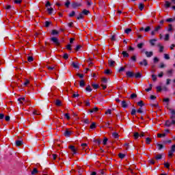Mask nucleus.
Wrapping results in <instances>:
<instances>
[{"mask_svg": "<svg viewBox=\"0 0 175 175\" xmlns=\"http://www.w3.org/2000/svg\"><path fill=\"white\" fill-rule=\"evenodd\" d=\"M175 152V144L172 145L171 147V150L168 151V157L169 158H172L173 157V154Z\"/></svg>", "mask_w": 175, "mask_h": 175, "instance_id": "obj_1", "label": "nucleus"}, {"mask_svg": "<svg viewBox=\"0 0 175 175\" xmlns=\"http://www.w3.org/2000/svg\"><path fill=\"white\" fill-rule=\"evenodd\" d=\"M68 148H70V151H72V155L77 154L78 149L77 148H75V146L70 145V146H68Z\"/></svg>", "mask_w": 175, "mask_h": 175, "instance_id": "obj_2", "label": "nucleus"}, {"mask_svg": "<svg viewBox=\"0 0 175 175\" xmlns=\"http://www.w3.org/2000/svg\"><path fill=\"white\" fill-rule=\"evenodd\" d=\"M166 126H172V125H175V120H167L165 122Z\"/></svg>", "mask_w": 175, "mask_h": 175, "instance_id": "obj_3", "label": "nucleus"}, {"mask_svg": "<svg viewBox=\"0 0 175 175\" xmlns=\"http://www.w3.org/2000/svg\"><path fill=\"white\" fill-rule=\"evenodd\" d=\"M51 40L52 42H53V43L56 45V46H59V41L58 40V38H57L56 37H52L51 38Z\"/></svg>", "mask_w": 175, "mask_h": 175, "instance_id": "obj_4", "label": "nucleus"}, {"mask_svg": "<svg viewBox=\"0 0 175 175\" xmlns=\"http://www.w3.org/2000/svg\"><path fill=\"white\" fill-rule=\"evenodd\" d=\"M65 137H70V135H72V131H69V129H66L64 133Z\"/></svg>", "mask_w": 175, "mask_h": 175, "instance_id": "obj_5", "label": "nucleus"}, {"mask_svg": "<svg viewBox=\"0 0 175 175\" xmlns=\"http://www.w3.org/2000/svg\"><path fill=\"white\" fill-rule=\"evenodd\" d=\"M82 150L85 151V152H88V145L87 144H81Z\"/></svg>", "mask_w": 175, "mask_h": 175, "instance_id": "obj_6", "label": "nucleus"}, {"mask_svg": "<svg viewBox=\"0 0 175 175\" xmlns=\"http://www.w3.org/2000/svg\"><path fill=\"white\" fill-rule=\"evenodd\" d=\"M80 6H81V3L74 2L72 3V7L73 8V9H76V8H79Z\"/></svg>", "mask_w": 175, "mask_h": 175, "instance_id": "obj_7", "label": "nucleus"}, {"mask_svg": "<svg viewBox=\"0 0 175 175\" xmlns=\"http://www.w3.org/2000/svg\"><path fill=\"white\" fill-rule=\"evenodd\" d=\"M126 75L127 77H133L135 76V73H133L132 71H127L126 72Z\"/></svg>", "mask_w": 175, "mask_h": 175, "instance_id": "obj_8", "label": "nucleus"}, {"mask_svg": "<svg viewBox=\"0 0 175 175\" xmlns=\"http://www.w3.org/2000/svg\"><path fill=\"white\" fill-rule=\"evenodd\" d=\"M139 65H141L142 66H147V65H148V62H147V59H144L142 62H139Z\"/></svg>", "mask_w": 175, "mask_h": 175, "instance_id": "obj_9", "label": "nucleus"}, {"mask_svg": "<svg viewBox=\"0 0 175 175\" xmlns=\"http://www.w3.org/2000/svg\"><path fill=\"white\" fill-rule=\"evenodd\" d=\"M170 111L172 114L170 116L171 120H173V118H175V110L173 109H170Z\"/></svg>", "mask_w": 175, "mask_h": 175, "instance_id": "obj_10", "label": "nucleus"}, {"mask_svg": "<svg viewBox=\"0 0 175 175\" xmlns=\"http://www.w3.org/2000/svg\"><path fill=\"white\" fill-rule=\"evenodd\" d=\"M166 75L168 76V77H172V76H173V69L167 70Z\"/></svg>", "mask_w": 175, "mask_h": 175, "instance_id": "obj_11", "label": "nucleus"}, {"mask_svg": "<svg viewBox=\"0 0 175 175\" xmlns=\"http://www.w3.org/2000/svg\"><path fill=\"white\" fill-rule=\"evenodd\" d=\"M145 54L146 55V57H148V58H150V57H152V55H154V53H152V51H146Z\"/></svg>", "mask_w": 175, "mask_h": 175, "instance_id": "obj_12", "label": "nucleus"}, {"mask_svg": "<svg viewBox=\"0 0 175 175\" xmlns=\"http://www.w3.org/2000/svg\"><path fill=\"white\" fill-rule=\"evenodd\" d=\"M99 108L98 107H94L92 109H89L90 113H96V111H98Z\"/></svg>", "mask_w": 175, "mask_h": 175, "instance_id": "obj_13", "label": "nucleus"}, {"mask_svg": "<svg viewBox=\"0 0 175 175\" xmlns=\"http://www.w3.org/2000/svg\"><path fill=\"white\" fill-rule=\"evenodd\" d=\"M157 46L159 47V53H163V46H162V44H161V43H159L157 44Z\"/></svg>", "mask_w": 175, "mask_h": 175, "instance_id": "obj_14", "label": "nucleus"}, {"mask_svg": "<svg viewBox=\"0 0 175 175\" xmlns=\"http://www.w3.org/2000/svg\"><path fill=\"white\" fill-rule=\"evenodd\" d=\"M122 107H123L124 109H126V107H128V104H126V101H122Z\"/></svg>", "mask_w": 175, "mask_h": 175, "instance_id": "obj_15", "label": "nucleus"}, {"mask_svg": "<svg viewBox=\"0 0 175 175\" xmlns=\"http://www.w3.org/2000/svg\"><path fill=\"white\" fill-rule=\"evenodd\" d=\"M167 32H173V25L172 24L168 25Z\"/></svg>", "mask_w": 175, "mask_h": 175, "instance_id": "obj_16", "label": "nucleus"}, {"mask_svg": "<svg viewBox=\"0 0 175 175\" xmlns=\"http://www.w3.org/2000/svg\"><path fill=\"white\" fill-rule=\"evenodd\" d=\"M77 20H81L84 18V15L83 13H79V14L77 16Z\"/></svg>", "mask_w": 175, "mask_h": 175, "instance_id": "obj_17", "label": "nucleus"}, {"mask_svg": "<svg viewBox=\"0 0 175 175\" xmlns=\"http://www.w3.org/2000/svg\"><path fill=\"white\" fill-rule=\"evenodd\" d=\"M108 64H109V66L113 67L114 66L116 62L113 60H109Z\"/></svg>", "mask_w": 175, "mask_h": 175, "instance_id": "obj_18", "label": "nucleus"}, {"mask_svg": "<svg viewBox=\"0 0 175 175\" xmlns=\"http://www.w3.org/2000/svg\"><path fill=\"white\" fill-rule=\"evenodd\" d=\"M81 13L83 14V16H88V14H90V11L87 10H83Z\"/></svg>", "mask_w": 175, "mask_h": 175, "instance_id": "obj_19", "label": "nucleus"}, {"mask_svg": "<svg viewBox=\"0 0 175 175\" xmlns=\"http://www.w3.org/2000/svg\"><path fill=\"white\" fill-rule=\"evenodd\" d=\"M139 10L142 12L143 9H144V4L143 3H140L138 6Z\"/></svg>", "mask_w": 175, "mask_h": 175, "instance_id": "obj_20", "label": "nucleus"}, {"mask_svg": "<svg viewBox=\"0 0 175 175\" xmlns=\"http://www.w3.org/2000/svg\"><path fill=\"white\" fill-rule=\"evenodd\" d=\"M95 128H96V123H95V122H93L90 125V129H95Z\"/></svg>", "mask_w": 175, "mask_h": 175, "instance_id": "obj_21", "label": "nucleus"}, {"mask_svg": "<svg viewBox=\"0 0 175 175\" xmlns=\"http://www.w3.org/2000/svg\"><path fill=\"white\" fill-rule=\"evenodd\" d=\"M16 146L17 147H20V146H23V142L20 141V140L16 141Z\"/></svg>", "mask_w": 175, "mask_h": 175, "instance_id": "obj_22", "label": "nucleus"}, {"mask_svg": "<svg viewBox=\"0 0 175 175\" xmlns=\"http://www.w3.org/2000/svg\"><path fill=\"white\" fill-rule=\"evenodd\" d=\"M23 85H25V87H28V85H29V80L25 79Z\"/></svg>", "mask_w": 175, "mask_h": 175, "instance_id": "obj_23", "label": "nucleus"}, {"mask_svg": "<svg viewBox=\"0 0 175 175\" xmlns=\"http://www.w3.org/2000/svg\"><path fill=\"white\" fill-rule=\"evenodd\" d=\"M157 39H152L150 40V43L151 46H155V42H157Z\"/></svg>", "mask_w": 175, "mask_h": 175, "instance_id": "obj_24", "label": "nucleus"}, {"mask_svg": "<svg viewBox=\"0 0 175 175\" xmlns=\"http://www.w3.org/2000/svg\"><path fill=\"white\" fill-rule=\"evenodd\" d=\"M170 39V36L169 35V33L165 34L164 40L165 42H167Z\"/></svg>", "mask_w": 175, "mask_h": 175, "instance_id": "obj_25", "label": "nucleus"}, {"mask_svg": "<svg viewBox=\"0 0 175 175\" xmlns=\"http://www.w3.org/2000/svg\"><path fill=\"white\" fill-rule=\"evenodd\" d=\"M46 10H47V12H48V13H49V14H53V12H54V9H53V8H47L46 9Z\"/></svg>", "mask_w": 175, "mask_h": 175, "instance_id": "obj_26", "label": "nucleus"}, {"mask_svg": "<svg viewBox=\"0 0 175 175\" xmlns=\"http://www.w3.org/2000/svg\"><path fill=\"white\" fill-rule=\"evenodd\" d=\"M55 105L56 106H62V103L59 100H56Z\"/></svg>", "mask_w": 175, "mask_h": 175, "instance_id": "obj_27", "label": "nucleus"}, {"mask_svg": "<svg viewBox=\"0 0 175 175\" xmlns=\"http://www.w3.org/2000/svg\"><path fill=\"white\" fill-rule=\"evenodd\" d=\"M137 106H139V107H143L144 106V103H143V100H140L137 103Z\"/></svg>", "mask_w": 175, "mask_h": 175, "instance_id": "obj_28", "label": "nucleus"}, {"mask_svg": "<svg viewBox=\"0 0 175 175\" xmlns=\"http://www.w3.org/2000/svg\"><path fill=\"white\" fill-rule=\"evenodd\" d=\"M152 140V139L151 138H150V137H147V138L146 139V144H151Z\"/></svg>", "mask_w": 175, "mask_h": 175, "instance_id": "obj_29", "label": "nucleus"}, {"mask_svg": "<svg viewBox=\"0 0 175 175\" xmlns=\"http://www.w3.org/2000/svg\"><path fill=\"white\" fill-rule=\"evenodd\" d=\"M135 79H140V77H142V73H140V72H137V73L135 75Z\"/></svg>", "mask_w": 175, "mask_h": 175, "instance_id": "obj_30", "label": "nucleus"}, {"mask_svg": "<svg viewBox=\"0 0 175 175\" xmlns=\"http://www.w3.org/2000/svg\"><path fill=\"white\" fill-rule=\"evenodd\" d=\"M165 21H167V23H172L173 21H175V18H167Z\"/></svg>", "mask_w": 175, "mask_h": 175, "instance_id": "obj_31", "label": "nucleus"}, {"mask_svg": "<svg viewBox=\"0 0 175 175\" xmlns=\"http://www.w3.org/2000/svg\"><path fill=\"white\" fill-rule=\"evenodd\" d=\"M122 55H123L124 57H129V54L126 51H123V52L122 53Z\"/></svg>", "mask_w": 175, "mask_h": 175, "instance_id": "obj_32", "label": "nucleus"}, {"mask_svg": "<svg viewBox=\"0 0 175 175\" xmlns=\"http://www.w3.org/2000/svg\"><path fill=\"white\" fill-rule=\"evenodd\" d=\"M133 137H134V139H139V137H140L139 133H134V135H133Z\"/></svg>", "mask_w": 175, "mask_h": 175, "instance_id": "obj_33", "label": "nucleus"}, {"mask_svg": "<svg viewBox=\"0 0 175 175\" xmlns=\"http://www.w3.org/2000/svg\"><path fill=\"white\" fill-rule=\"evenodd\" d=\"M72 66L73 68H75V69H79V64L72 62Z\"/></svg>", "mask_w": 175, "mask_h": 175, "instance_id": "obj_34", "label": "nucleus"}, {"mask_svg": "<svg viewBox=\"0 0 175 175\" xmlns=\"http://www.w3.org/2000/svg\"><path fill=\"white\" fill-rule=\"evenodd\" d=\"M79 85L80 87H84V85H85V82H84V80H81L79 82Z\"/></svg>", "mask_w": 175, "mask_h": 175, "instance_id": "obj_35", "label": "nucleus"}, {"mask_svg": "<svg viewBox=\"0 0 175 175\" xmlns=\"http://www.w3.org/2000/svg\"><path fill=\"white\" fill-rule=\"evenodd\" d=\"M166 136V133H159L157 134V137H165Z\"/></svg>", "mask_w": 175, "mask_h": 175, "instance_id": "obj_36", "label": "nucleus"}, {"mask_svg": "<svg viewBox=\"0 0 175 175\" xmlns=\"http://www.w3.org/2000/svg\"><path fill=\"white\" fill-rule=\"evenodd\" d=\"M124 32H125V33H127V35H128L130 32H132V29H131V28L126 29L124 30Z\"/></svg>", "mask_w": 175, "mask_h": 175, "instance_id": "obj_37", "label": "nucleus"}, {"mask_svg": "<svg viewBox=\"0 0 175 175\" xmlns=\"http://www.w3.org/2000/svg\"><path fill=\"white\" fill-rule=\"evenodd\" d=\"M112 136L113 137H114V139H118V137H119L118 133H112Z\"/></svg>", "mask_w": 175, "mask_h": 175, "instance_id": "obj_38", "label": "nucleus"}, {"mask_svg": "<svg viewBox=\"0 0 175 175\" xmlns=\"http://www.w3.org/2000/svg\"><path fill=\"white\" fill-rule=\"evenodd\" d=\"M64 117L65 118H66V120H70V115L69 113H65L64 114Z\"/></svg>", "mask_w": 175, "mask_h": 175, "instance_id": "obj_39", "label": "nucleus"}, {"mask_svg": "<svg viewBox=\"0 0 175 175\" xmlns=\"http://www.w3.org/2000/svg\"><path fill=\"white\" fill-rule=\"evenodd\" d=\"M23 2V0H14V3H16V5H20Z\"/></svg>", "mask_w": 175, "mask_h": 175, "instance_id": "obj_40", "label": "nucleus"}, {"mask_svg": "<svg viewBox=\"0 0 175 175\" xmlns=\"http://www.w3.org/2000/svg\"><path fill=\"white\" fill-rule=\"evenodd\" d=\"M85 90H86V91H88V92H91V91H92V89L91 88V86H90V85L87 86Z\"/></svg>", "mask_w": 175, "mask_h": 175, "instance_id": "obj_41", "label": "nucleus"}, {"mask_svg": "<svg viewBox=\"0 0 175 175\" xmlns=\"http://www.w3.org/2000/svg\"><path fill=\"white\" fill-rule=\"evenodd\" d=\"M164 58L165 59H170V56L167 53L164 54Z\"/></svg>", "mask_w": 175, "mask_h": 175, "instance_id": "obj_42", "label": "nucleus"}, {"mask_svg": "<svg viewBox=\"0 0 175 175\" xmlns=\"http://www.w3.org/2000/svg\"><path fill=\"white\" fill-rule=\"evenodd\" d=\"M119 158H120L121 159H124V158H125V154H122V153H120L118 154Z\"/></svg>", "mask_w": 175, "mask_h": 175, "instance_id": "obj_43", "label": "nucleus"}, {"mask_svg": "<svg viewBox=\"0 0 175 175\" xmlns=\"http://www.w3.org/2000/svg\"><path fill=\"white\" fill-rule=\"evenodd\" d=\"M101 81L103 84H106V83H107V79H106L105 77L102 78Z\"/></svg>", "mask_w": 175, "mask_h": 175, "instance_id": "obj_44", "label": "nucleus"}, {"mask_svg": "<svg viewBox=\"0 0 175 175\" xmlns=\"http://www.w3.org/2000/svg\"><path fill=\"white\" fill-rule=\"evenodd\" d=\"M151 90H152V85L150 84V87L145 90L146 91V92H149V91H151Z\"/></svg>", "mask_w": 175, "mask_h": 175, "instance_id": "obj_45", "label": "nucleus"}, {"mask_svg": "<svg viewBox=\"0 0 175 175\" xmlns=\"http://www.w3.org/2000/svg\"><path fill=\"white\" fill-rule=\"evenodd\" d=\"M92 87H93V88H94V90H98V88H99V85H98V84H92Z\"/></svg>", "mask_w": 175, "mask_h": 175, "instance_id": "obj_46", "label": "nucleus"}, {"mask_svg": "<svg viewBox=\"0 0 175 175\" xmlns=\"http://www.w3.org/2000/svg\"><path fill=\"white\" fill-rule=\"evenodd\" d=\"M38 173V169L36 168H33L32 172H31V174H36Z\"/></svg>", "mask_w": 175, "mask_h": 175, "instance_id": "obj_47", "label": "nucleus"}, {"mask_svg": "<svg viewBox=\"0 0 175 175\" xmlns=\"http://www.w3.org/2000/svg\"><path fill=\"white\" fill-rule=\"evenodd\" d=\"M155 159L158 160V159H162V154H157L155 156Z\"/></svg>", "mask_w": 175, "mask_h": 175, "instance_id": "obj_48", "label": "nucleus"}, {"mask_svg": "<svg viewBox=\"0 0 175 175\" xmlns=\"http://www.w3.org/2000/svg\"><path fill=\"white\" fill-rule=\"evenodd\" d=\"M58 33H59L58 31H57L55 29L53 30L51 32L52 35H58Z\"/></svg>", "mask_w": 175, "mask_h": 175, "instance_id": "obj_49", "label": "nucleus"}, {"mask_svg": "<svg viewBox=\"0 0 175 175\" xmlns=\"http://www.w3.org/2000/svg\"><path fill=\"white\" fill-rule=\"evenodd\" d=\"M143 46H144V43H139L137 45V46L138 47V49H142Z\"/></svg>", "mask_w": 175, "mask_h": 175, "instance_id": "obj_50", "label": "nucleus"}, {"mask_svg": "<svg viewBox=\"0 0 175 175\" xmlns=\"http://www.w3.org/2000/svg\"><path fill=\"white\" fill-rule=\"evenodd\" d=\"M27 61H28L29 62H32V61H33V57H32V56H29V57H27Z\"/></svg>", "mask_w": 175, "mask_h": 175, "instance_id": "obj_51", "label": "nucleus"}, {"mask_svg": "<svg viewBox=\"0 0 175 175\" xmlns=\"http://www.w3.org/2000/svg\"><path fill=\"white\" fill-rule=\"evenodd\" d=\"M135 98H137V95H136V94H135V93H133V94L131 95V99H135Z\"/></svg>", "mask_w": 175, "mask_h": 175, "instance_id": "obj_52", "label": "nucleus"}, {"mask_svg": "<svg viewBox=\"0 0 175 175\" xmlns=\"http://www.w3.org/2000/svg\"><path fill=\"white\" fill-rule=\"evenodd\" d=\"M170 2L169 1H165V8H170Z\"/></svg>", "mask_w": 175, "mask_h": 175, "instance_id": "obj_53", "label": "nucleus"}, {"mask_svg": "<svg viewBox=\"0 0 175 175\" xmlns=\"http://www.w3.org/2000/svg\"><path fill=\"white\" fill-rule=\"evenodd\" d=\"M107 138H104V139H103V144L104 145V146H106V144H107Z\"/></svg>", "mask_w": 175, "mask_h": 175, "instance_id": "obj_54", "label": "nucleus"}, {"mask_svg": "<svg viewBox=\"0 0 175 175\" xmlns=\"http://www.w3.org/2000/svg\"><path fill=\"white\" fill-rule=\"evenodd\" d=\"M18 102H20V103H23V101L25 100V98L22 97V98H19L18 99Z\"/></svg>", "mask_w": 175, "mask_h": 175, "instance_id": "obj_55", "label": "nucleus"}, {"mask_svg": "<svg viewBox=\"0 0 175 175\" xmlns=\"http://www.w3.org/2000/svg\"><path fill=\"white\" fill-rule=\"evenodd\" d=\"M63 58L64 59H68L69 58V55H68V53H64V55H63Z\"/></svg>", "mask_w": 175, "mask_h": 175, "instance_id": "obj_56", "label": "nucleus"}, {"mask_svg": "<svg viewBox=\"0 0 175 175\" xmlns=\"http://www.w3.org/2000/svg\"><path fill=\"white\" fill-rule=\"evenodd\" d=\"M152 80L153 81H157V75H152Z\"/></svg>", "mask_w": 175, "mask_h": 175, "instance_id": "obj_57", "label": "nucleus"}, {"mask_svg": "<svg viewBox=\"0 0 175 175\" xmlns=\"http://www.w3.org/2000/svg\"><path fill=\"white\" fill-rule=\"evenodd\" d=\"M137 113H139V114H142L143 113V108L140 107L137 110Z\"/></svg>", "mask_w": 175, "mask_h": 175, "instance_id": "obj_58", "label": "nucleus"}, {"mask_svg": "<svg viewBox=\"0 0 175 175\" xmlns=\"http://www.w3.org/2000/svg\"><path fill=\"white\" fill-rule=\"evenodd\" d=\"M157 147H158L159 150H162V148H163V145H162L161 144H158Z\"/></svg>", "mask_w": 175, "mask_h": 175, "instance_id": "obj_59", "label": "nucleus"}, {"mask_svg": "<svg viewBox=\"0 0 175 175\" xmlns=\"http://www.w3.org/2000/svg\"><path fill=\"white\" fill-rule=\"evenodd\" d=\"M69 5H70V1H69V0H67L66 2L65 3V6L66 8H69Z\"/></svg>", "mask_w": 175, "mask_h": 175, "instance_id": "obj_60", "label": "nucleus"}, {"mask_svg": "<svg viewBox=\"0 0 175 175\" xmlns=\"http://www.w3.org/2000/svg\"><path fill=\"white\" fill-rule=\"evenodd\" d=\"M161 28H162L160 25H159V26H157V27H156L155 28H154V31H156V32H158V31L159 30V29H161Z\"/></svg>", "mask_w": 175, "mask_h": 175, "instance_id": "obj_61", "label": "nucleus"}, {"mask_svg": "<svg viewBox=\"0 0 175 175\" xmlns=\"http://www.w3.org/2000/svg\"><path fill=\"white\" fill-rule=\"evenodd\" d=\"M76 14V12L75 11H72L71 13L69 14V17H73Z\"/></svg>", "mask_w": 175, "mask_h": 175, "instance_id": "obj_62", "label": "nucleus"}, {"mask_svg": "<svg viewBox=\"0 0 175 175\" xmlns=\"http://www.w3.org/2000/svg\"><path fill=\"white\" fill-rule=\"evenodd\" d=\"M105 75H110V73H111V70H110L109 69H107L105 71Z\"/></svg>", "mask_w": 175, "mask_h": 175, "instance_id": "obj_63", "label": "nucleus"}, {"mask_svg": "<svg viewBox=\"0 0 175 175\" xmlns=\"http://www.w3.org/2000/svg\"><path fill=\"white\" fill-rule=\"evenodd\" d=\"M131 61L136 62V57L135 55L132 56L131 58Z\"/></svg>", "mask_w": 175, "mask_h": 175, "instance_id": "obj_64", "label": "nucleus"}]
</instances>
